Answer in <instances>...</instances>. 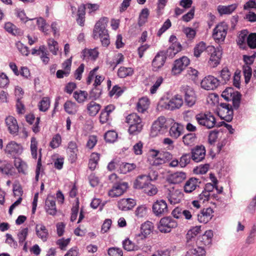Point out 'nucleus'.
Here are the masks:
<instances>
[{"label": "nucleus", "instance_id": "bf43d9fd", "mask_svg": "<svg viewBox=\"0 0 256 256\" xmlns=\"http://www.w3.org/2000/svg\"><path fill=\"white\" fill-rule=\"evenodd\" d=\"M118 136L116 132L114 130L108 131L104 134V139L106 142H114Z\"/></svg>", "mask_w": 256, "mask_h": 256}, {"label": "nucleus", "instance_id": "052dcab7", "mask_svg": "<svg viewBox=\"0 0 256 256\" xmlns=\"http://www.w3.org/2000/svg\"><path fill=\"white\" fill-rule=\"evenodd\" d=\"M147 208L145 206H138L135 210V215L138 218H142L146 215Z\"/></svg>", "mask_w": 256, "mask_h": 256}, {"label": "nucleus", "instance_id": "680f3d73", "mask_svg": "<svg viewBox=\"0 0 256 256\" xmlns=\"http://www.w3.org/2000/svg\"><path fill=\"white\" fill-rule=\"evenodd\" d=\"M15 14L22 22H26L28 20H33V19H29L25 14L24 10L20 8H16L15 10Z\"/></svg>", "mask_w": 256, "mask_h": 256}, {"label": "nucleus", "instance_id": "9b49d317", "mask_svg": "<svg viewBox=\"0 0 256 256\" xmlns=\"http://www.w3.org/2000/svg\"><path fill=\"white\" fill-rule=\"evenodd\" d=\"M228 26L224 22L218 24L213 30L212 36L216 40L223 42L226 36Z\"/></svg>", "mask_w": 256, "mask_h": 256}, {"label": "nucleus", "instance_id": "a878e982", "mask_svg": "<svg viewBox=\"0 0 256 256\" xmlns=\"http://www.w3.org/2000/svg\"><path fill=\"white\" fill-rule=\"evenodd\" d=\"M212 236V232L210 230H207L204 234L197 238L195 244L196 245H199L202 247L204 246H208L211 244Z\"/></svg>", "mask_w": 256, "mask_h": 256}, {"label": "nucleus", "instance_id": "49530a36", "mask_svg": "<svg viewBox=\"0 0 256 256\" xmlns=\"http://www.w3.org/2000/svg\"><path fill=\"white\" fill-rule=\"evenodd\" d=\"M134 71L131 68L120 67L118 72V76L120 78H124L132 76Z\"/></svg>", "mask_w": 256, "mask_h": 256}, {"label": "nucleus", "instance_id": "f8f14e48", "mask_svg": "<svg viewBox=\"0 0 256 256\" xmlns=\"http://www.w3.org/2000/svg\"><path fill=\"white\" fill-rule=\"evenodd\" d=\"M218 108V114L222 119L230 122L233 117V110L232 106L226 103H221Z\"/></svg>", "mask_w": 256, "mask_h": 256}, {"label": "nucleus", "instance_id": "13d9d810", "mask_svg": "<svg viewBox=\"0 0 256 256\" xmlns=\"http://www.w3.org/2000/svg\"><path fill=\"white\" fill-rule=\"evenodd\" d=\"M50 100L48 97L43 98L38 104L39 109L40 111L46 112L49 108Z\"/></svg>", "mask_w": 256, "mask_h": 256}, {"label": "nucleus", "instance_id": "0e129e2a", "mask_svg": "<svg viewBox=\"0 0 256 256\" xmlns=\"http://www.w3.org/2000/svg\"><path fill=\"white\" fill-rule=\"evenodd\" d=\"M247 44L251 48H256V33H252L247 38Z\"/></svg>", "mask_w": 256, "mask_h": 256}, {"label": "nucleus", "instance_id": "603ef678", "mask_svg": "<svg viewBox=\"0 0 256 256\" xmlns=\"http://www.w3.org/2000/svg\"><path fill=\"white\" fill-rule=\"evenodd\" d=\"M37 150L38 142L34 137H32L30 140V151L32 157L34 159L37 158Z\"/></svg>", "mask_w": 256, "mask_h": 256}, {"label": "nucleus", "instance_id": "b1692460", "mask_svg": "<svg viewBox=\"0 0 256 256\" xmlns=\"http://www.w3.org/2000/svg\"><path fill=\"white\" fill-rule=\"evenodd\" d=\"M8 130L11 134L16 136L18 132V126L16 120L12 116H8L5 119Z\"/></svg>", "mask_w": 256, "mask_h": 256}, {"label": "nucleus", "instance_id": "79ce46f5", "mask_svg": "<svg viewBox=\"0 0 256 256\" xmlns=\"http://www.w3.org/2000/svg\"><path fill=\"white\" fill-rule=\"evenodd\" d=\"M248 32L244 30L241 31L238 36L236 42L242 48H244L246 46V40L247 41V38L248 37Z\"/></svg>", "mask_w": 256, "mask_h": 256}, {"label": "nucleus", "instance_id": "a211bd4d", "mask_svg": "<svg viewBox=\"0 0 256 256\" xmlns=\"http://www.w3.org/2000/svg\"><path fill=\"white\" fill-rule=\"evenodd\" d=\"M206 149L202 146H197L192 150V159L195 162L202 161L206 156Z\"/></svg>", "mask_w": 256, "mask_h": 256}, {"label": "nucleus", "instance_id": "bb28decb", "mask_svg": "<svg viewBox=\"0 0 256 256\" xmlns=\"http://www.w3.org/2000/svg\"><path fill=\"white\" fill-rule=\"evenodd\" d=\"M44 208L46 213L51 216H55L57 212L56 201L52 196H48L45 201Z\"/></svg>", "mask_w": 256, "mask_h": 256}, {"label": "nucleus", "instance_id": "8fccbe9b", "mask_svg": "<svg viewBox=\"0 0 256 256\" xmlns=\"http://www.w3.org/2000/svg\"><path fill=\"white\" fill-rule=\"evenodd\" d=\"M158 192L157 188L150 182L148 184L146 188L143 190V192L149 196L156 195Z\"/></svg>", "mask_w": 256, "mask_h": 256}, {"label": "nucleus", "instance_id": "4c0bfd02", "mask_svg": "<svg viewBox=\"0 0 256 256\" xmlns=\"http://www.w3.org/2000/svg\"><path fill=\"white\" fill-rule=\"evenodd\" d=\"M236 4H232L228 6H218V10L220 15L230 14H232L236 8Z\"/></svg>", "mask_w": 256, "mask_h": 256}, {"label": "nucleus", "instance_id": "6e6d98bb", "mask_svg": "<svg viewBox=\"0 0 256 256\" xmlns=\"http://www.w3.org/2000/svg\"><path fill=\"white\" fill-rule=\"evenodd\" d=\"M192 156L190 154H184L180 158V166L181 168L186 167L190 162Z\"/></svg>", "mask_w": 256, "mask_h": 256}, {"label": "nucleus", "instance_id": "0eeeda50", "mask_svg": "<svg viewBox=\"0 0 256 256\" xmlns=\"http://www.w3.org/2000/svg\"><path fill=\"white\" fill-rule=\"evenodd\" d=\"M181 92L184 94V102L188 107H192L196 102V96L193 88L188 86H183Z\"/></svg>", "mask_w": 256, "mask_h": 256}, {"label": "nucleus", "instance_id": "473e14b6", "mask_svg": "<svg viewBox=\"0 0 256 256\" xmlns=\"http://www.w3.org/2000/svg\"><path fill=\"white\" fill-rule=\"evenodd\" d=\"M99 52L96 48L93 49L85 48L82 53V58L86 60H96L98 57Z\"/></svg>", "mask_w": 256, "mask_h": 256}, {"label": "nucleus", "instance_id": "864d4df0", "mask_svg": "<svg viewBox=\"0 0 256 256\" xmlns=\"http://www.w3.org/2000/svg\"><path fill=\"white\" fill-rule=\"evenodd\" d=\"M79 200L78 198H76V203L72 206V214L70 217V220L72 222L74 221L78 216V210H79Z\"/></svg>", "mask_w": 256, "mask_h": 256}, {"label": "nucleus", "instance_id": "412c9836", "mask_svg": "<svg viewBox=\"0 0 256 256\" xmlns=\"http://www.w3.org/2000/svg\"><path fill=\"white\" fill-rule=\"evenodd\" d=\"M152 223L150 222H146L142 224L140 232L136 234L138 240H142L149 235L153 229Z\"/></svg>", "mask_w": 256, "mask_h": 256}, {"label": "nucleus", "instance_id": "c03bdc74", "mask_svg": "<svg viewBox=\"0 0 256 256\" xmlns=\"http://www.w3.org/2000/svg\"><path fill=\"white\" fill-rule=\"evenodd\" d=\"M196 136L194 134L189 133L184 135L182 137V142L185 146H191L196 141Z\"/></svg>", "mask_w": 256, "mask_h": 256}, {"label": "nucleus", "instance_id": "e2e57ef3", "mask_svg": "<svg viewBox=\"0 0 256 256\" xmlns=\"http://www.w3.org/2000/svg\"><path fill=\"white\" fill-rule=\"evenodd\" d=\"M243 72L244 76L245 82L246 84L249 82L252 76V70L250 66L244 65L243 66Z\"/></svg>", "mask_w": 256, "mask_h": 256}, {"label": "nucleus", "instance_id": "f03ea898", "mask_svg": "<svg viewBox=\"0 0 256 256\" xmlns=\"http://www.w3.org/2000/svg\"><path fill=\"white\" fill-rule=\"evenodd\" d=\"M182 96L179 94L173 96L171 98H162L158 104V108L160 110H174L179 109L183 104Z\"/></svg>", "mask_w": 256, "mask_h": 256}, {"label": "nucleus", "instance_id": "cd10ccee", "mask_svg": "<svg viewBox=\"0 0 256 256\" xmlns=\"http://www.w3.org/2000/svg\"><path fill=\"white\" fill-rule=\"evenodd\" d=\"M200 183V182L199 179L192 178L186 182L184 186V191L186 193H190L194 190L197 187L199 186Z\"/></svg>", "mask_w": 256, "mask_h": 256}, {"label": "nucleus", "instance_id": "5fc2aeb1", "mask_svg": "<svg viewBox=\"0 0 256 256\" xmlns=\"http://www.w3.org/2000/svg\"><path fill=\"white\" fill-rule=\"evenodd\" d=\"M48 48L51 52L54 55L57 54L58 50V44L53 38H50L48 40Z\"/></svg>", "mask_w": 256, "mask_h": 256}, {"label": "nucleus", "instance_id": "4d7b16f0", "mask_svg": "<svg viewBox=\"0 0 256 256\" xmlns=\"http://www.w3.org/2000/svg\"><path fill=\"white\" fill-rule=\"evenodd\" d=\"M122 246L127 251H132L138 250V246H135L129 239H126L123 241Z\"/></svg>", "mask_w": 256, "mask_h": 256}, {"label": "nucleus", "instance_id": "1a4fd4ad", "mask_svg": "<svg viewBox=\"0 0 256 256\" xmlns=\"http://www.w3.org/2000/svg\"><path fill=\"white\" fill-rule=\"evenodd\" d=\"M177 222L171 217H164L162 218L158 226V230L162 232H169L172 229L176 228Z\"/></svg>", "mask_w": 256, "mask_h": 256}, {"label": "nucleus", "instance_id": "4be33fe9", "mask_svg": "<svg viewBox=\"0 0 256 256\" xmlns=\"http://www.w3.org/2000/svg\"><path fill=\"white\" fill-rule=\"evenodd\" d=\"M187 252L186 256H205L206 251L203 247L196 244L192 246H187Z\"/></svg>", "mask_w": 256, "mask_h": 256}, {"label": "nucleus", "instance_id": "f257e3e1", "mask_svg": "<svg viewBox=\"0 0 256 256\" xmlns=\"http://www.w3.org/2000/svg\"><path fill=\"white\" fill-rule=\"evenodd\" d=\"M108 20L106 18L100 19L95 24L93 30V36L94 39L100 38L102 45L107 46L109 45L110 42L109 36L106 28L107 26Z\"/></svg>", "mask_w": 256, "mask_h": 256}, {"label": "nucleus", "instance_id": "4468645a", "mask_svg": "<svg viewBox=\"0 0 256 256\" xmlns=\"http://www.w3.org/2000/svg\"><path fill=\"white\" fill-rule=\"evenodd\" d=\"M154 214L156 216H162L166 214L168 211V205L166 202L163 200L155 202L152 207Z\"/></svg>", "mask_w": 256, "mask_h": 256}, {"label": "nucleus", "instance_id": "20e7f679", "mask_svg": "<svg viewBox=\"0 0 256 256\" xmlns=\"http://www.w3.org/2000/svg\"><path fill=\"white\" fill-rule=\"evenodd\" d=\"M164 196L171 204L180 202L183 198V194L181 190L172 186H168L165 188Z\"/></svg>", "mask_w": 256, "mask_h": 256}, {"label": "nucleus", "instance_id": "2f4dec72", "mask_svg": "<svg viewBox=\"0 0 256 256\" xmlns=\"http://www.w3.org/2000/svg\"><path fill=\"white\" fill-rule=\"evenodd\" d=\"M86 15V6L84 4H82L78 6L77 13L76 14V22L80 26L84 25Z\"/></svg>", "mask_w": 256, "mask_h": 256}, {"label": "nucleus", "instance_id": "423d86ee", "mask_svg": "<svg viewBox=\"0 0 256 256\" xmlns=\"http://www.w3.org/2000/svg\"><path fill=\"white\" fill-rule=\"evenodd\" d=\"M198 123L208 129L213 128L216 124V120L214 116L210 112L199 114L196 116Z\"/></svg>", "mask_w": 256, "mask_h": 256}, {"label": "nucleus", "instance_id": "c756f323", "mask_svg": "<svg viewBox=\"0 0 256 256\" xmlns=\"http://www.w3.org/2000/svg\"><path fill=\"white\" fill-rule=\"evenodd\" d=\"M0 172L7 176H13L14 174L12 166L6 160H0Z\"/></svg>", "mask_w": 256, "mask_h": 256}, {"label": "nucleus", "instance_id": "ddd939ff", "mask_svg": "<svg viewBox=\"0 0 256 256\" xmlns=\"http://www.w3.org/2000/svg\"><path fill=\"white\" fill-rule=\"evenodd\" d=\"M190 60L186 56H182L176 60L172 70L174 75L180 74L189 64Z\"/></svg>", "mask_w": 256, "mask_h": 256}, {"label": "nucleus", "instance_id": "5701e85b", "mask_svg": "<svg viewBox=\"0 0 256 256\" xmlns=\"http://www.w3.org/2000/svg\"><path fill=\"white\" fill-rule=\"evenodd\" d=\"M214 210L211 208H204L197 214L198 220L200 222L206 224L214 216Z\"/></svg>", "mask_w": 256, "mask_h": 256}, {"label": "nucleus", "instance_id": "7ed1b4c3", "mask_svg": "<svg viewBox=\"0 0 256 256\" xmlns=\"http://www.w3.org/2000/svg\"><path fill=\"white\" fill-rule=\"evenodd\" d=\"M126 122L129 125L128 132L130 134H136L142 129L143 124L142 120L136 113L128 115L126 118Z\"/></svg>", "mask_w": 256, "mask_h": 256}, {"label": "nucleus", "instance_id": "e433bc0d", "mask_svg": "<svg viewBox=\"0 0 256 256\" xmlns=\"http://www.w3.org/2000/svg\"><path fill=\"white\" fill-rule=\"evenodd\" d=\"M149 105L148 98L146 97L142 98L137 103V110L139 112L144 113L148 108Z\"/></svg>", "mask_w": 256, "mask_h": 256}, {"label": "nucleus", "instance_id": "72a5a7b5", "mask_svg": "<svg viewBox=\"0 0 256 256\" xmlns=\"http://www.w3.org/2000/svg\"><path fill=\"white\" fill-rule=\"evenodd\" d=\"M36 232L37 236L43 242H46L47 240L48 236V232L44 224H36Z\"/></svg>", "mask_w": 256, "mask_h": 256}, {"label": "nucleus", "instance_id": "f704fd0d", "mask_svg": "<svg viewBox=\"0 0 256 256\" xmlns=\"http://www.w3.org/2000/svg\"><path fill=\"white\" fill-rule=\"evenodd\" d=\"M172 156L168 152H162L153 160L152 165L155 166H158L164 164Z\"/></svg>", "mask_w": 256, "mask_h": 256}, {"label": "nucleus", "instance_id": "774afa93", "mask_svg": "<svg viewBox=\"0 0 256 256\" xmlns=\"http://www.w3.org/2000/svg\"><path fill=\"white\" fill-rule=\"evenodd\" d=\"M124 92L122 88L118 86V85L114 86L112 90L110 92L109 95L110 97H112L115 96L116 98L119 97Z\"/></svg>", "mask_w": 256, "mask_h": 256}, {"label": "nucleus", "instance_id": "338daca9", "mask_svg": "<svg viewBox=\"0 0 256 256\" xmlns=\"http://www.w3.org/2000/svg\"><path fill=\"white\" fill-rule=\"evenodd\" d=\"M102 92V90L100 88H98V86H94V88L91 90V91L90 92V96L94 98V100H96L98 98Z\"/></svg>", "mask_w": 256, "mask_h": 256}, {"label": "nucleus", "instance_id": "6ab92c4d", "mask_svg": "<svg viewBox=\"0 0 256 256\" xmlns=\"http://www.w3.org/2000/svg\"><path fill=\"white\" fill-rule=\"evenodd\" d=\"M128 184L127 182H122L114 186L108 192V195L110 197H118L122 195L127 190Z\"/></svg>", "mask_w": 256, "mask_h": 256}, {"label": "nucleus", "instance_id": "2eb2a0df", "mask_svg": "<svg viewBox=\"0 0 256 256\" xmlns=\"http://www.w3.org/2000/svg\"><path fill=\"white\" fill-rule=\"evenodd\" d=\"M166 59V54L164 51L158 52L152 62V70L154 72L159 70L164 66Z\"/></svg>", "mask_w": 256, "mask_h": 256}, {"label": "nucleus", "instance_id": "6e6552de", "mask_svg": "<svg viewBox=\"0 0 256 256\" xmlns=\"http://www.w3.org/2000/svg\"><path fill=\"white\" fill-rule=\"evenodd\" d=\"M166 118L164 116L159 117L152 124L150 134L155 137L164 133L166 128Z\"/></svg>", "mask_w": 256, "mask_h": 256}, {"label": "nucleus", "instance_id": "f3484780", "mask_svg": "<svg viewBox=\"0 0 256 256\" xmlns=\"http://www.w3.org/2000/svg\"><path fill=\"white\" fill-rule=\"evenodd\" d=\"M23 150L22 146L20 144H18L15 142H10L6 146L5 152L7 154H10L12 157H16V156L20 154Z\"/></svg>", "mask_w": 256, "mask_h": 256}, {"label": "nucleus", "instance_id": "7c9ffc66", "mask_svg": "<svg viewBox=\"0 0 256 256\" xmlns=\"http://www.w3.org/2000/svg\"><path fill=\"white\" fill-rule=\"evenodd\" d=\"M183 130L184 129L182 125L175 122L170 128V136L173 138L177 139L182 134Z\"/></svg>", "mask_w": 256, "mask_h": 256}, {"label": "nucleus", "instance_id": "aec40b11", "mask_svg": "<svg viewBox=\"0 0 256 256\" xmlns=\"http://www.w3.org/2000/svg\"><path fill=\"white\" fill-rule=\"evenodd\" d=\"M152 178L148 175H140L138 176L134 182V188L136 189L144 190L150 182Z\"/></svg>", "mask_w": 256, "mask_h": 256}, {"label": "nucleus", "instance_id": "a19ab883", "mask_svg": "<svg viewBox=\"0 0 256 256\" xmlns=\"http://www.w3.org/2000/svg\"><path fill=\"white\" fill-rule=\"evenodd\" d=\"M88 96V94L84 90H76L73 94V97L78 103H83L87 99Z\"/></svg>", "mask_w": 256, "mask_h": 256}, {"label": "nucleus", "instance_id": "58836bf2", "mask_svg": "<svg viewBox=\"0 0 256 256\" xmlns=\"http://www.w3.org/2000/svg\"><path fill=\"white\" fill-rule=\"evenodd\" d=\"M86 108L90 116H95L100 110V106L95 102L92 101L87 104Z\"/></svg>", "mask_w": 256, "mask_h": 256}, {"label": "nucleus", "instance_id": "3c124183", "mask_svg": "<svg viewBox=\"0 0 256 256\" xmlns=\"http://www.w3.org/2000/svg\"><path fill=\"white\" fill-rule=\"evenodd\" d=\"M136 166L134 164L122 163L120 164V170L122 174H126L136 168Z\"/></svg>", "mask_w": 256, "mask_h": 256}, {"label": "nucleus", "instance_id": "39448f33", "mask_svg": "<svg viewBox=\"0 0 256 256\" xmlns=\"http://www.w3.org/2000/svg\"><path fill=\"white\" fill-rule=\"evenodd\" d=\"M241 94L238 92H235L232 88H226L222 94V96L228 101L232 100V106L236 110L240 106Z\"/></svg>", "mask_w": 256, "mask_h": 256}, {"label": "nucleus", "instance_id": "69168bd1", "mask_svg": "<svg viewBox=\"0 0 256 256\" xmlns=\"http://www.w3.org/2000/svg\"><path fill=\"white\" fill-rule=\"evenodd\" d=\"M28 234V228H24L21 230L18 234V242L20 244H22L27 237Z\"/></svg>", "mask_w": 256, "mask_h": 256}, {"label": "nucleus", "instance_id": "37998d69", "mask_svg": "<svg viewBox=\"0 0 256 256\" xmlns=\"http://www.w3.org/2000/svg\"><path fill=\"white\" fill-rule=\"evenodd\" d=\"M64 108L68 114H75L78 111V106L75 102L67 101L64 104Z\"/></svg>", "mask_w": 256, "mask_h": 256}, {"label": "nucleus", "instance_id": "de8ad7c7", "mask_svg": "<svg viewBox=\"0 0 256 256\" xmlns=\"http://www.w3.org/2000/svg\"><path fill=\"white\" fill-rule=\"evenodd\" d=\"M205 50H207V47L205 42H200L194 48V56L196 58L200 56L201 54Z\"/></svg>", "mask_w": 256, "mask_h": 256}, {"label": "nucleus", "instance_id": "9d476101", "mask_svg": "<svg viewBox=\"0 0 256 256\" xmlns=\"http://www.w3.org/2000/svg\"><path fill=\"white\" fill-rule=\"evenodd\" d=\"M207 51L210 52L208 61L209 65L212 68L216 67L220 62L222 54V51L212 46H207Z\"/></svg>", "mask_w": 256, "mask_h": 256}, {"label": "nucleus", "instance_id": "a18cd8bd", "mask_svg": "<svg viewBox=\"0 0 256 256\" xmlns=\"http://www.w3.org/2000/svg\"><path fill=\"white\" fill-rule=\"evenodd\" d=\"M100 160V154L98 153H92L90 156L88 166L91 170H94L96 168L98 162Z\"/></svg>", "mask_w": 256, "mask_h": 256}, {"label": "nucleus", "instance_id": "c9c22d12", "mask_svg": "<svg viewBox=\"0 0 256 256\" xmlns=\"http://www.w3.org/2000/svg\"><path fill=\"white\" fill-rule=\"evenodd\" d=\"M186 178V174L184 172H176L170 176L168 181L174 184H178L182 182Z\"/></svg>", "mask_w": 256, "mask_h": 256}, {"label": "nucleus", "instance_id": "393cba45", "mask_svg": "<svg viewBox=\"0 0 256 256\" xmlns=\"http://www.w3.org/2000/svg\"><path fill=\"white\" fill-rule=\"evenodd\" d=\"M201 231L200 226H196L190 229L187 232L186 235V244L187 246H192L194 244L197 238V234Z\"/></svg>", "mask_w": 256, "mask_h": 256}, {"label": "nucleus", "instance_id": "dca6fc26", "mask_svg": "<svg viewBox=\"0 0 256 256\" xmlns=\"http://www.w3.org/2000/svg\"><path fill=\"white\" fill-rule=\"evenodd\" d=\"M200 85L206 90H214L219 85V80L212 76H208L202 80Z\"/></svg>", "mask_w": 256, "mask_h": 256}, {"label": "nucleus", "instance_id": "c85d7f7f", "mask_svg": "<svg viewBox=\"0 0 256 256\" xmlns=\"http://www.w3.org/2000/svg\"><path fill=\"white\" fill-rule=\"evenodd\" d=\"M136 204V202L132 198H123L118 202V208L124 211L132 209Z\"/></svg>", "mask_w": 256, "mask_h": 256}, {"label": "nucleus", "instance_id": "ea45409f", "mask_svg": "<svg viewBox=\"0 0 256 256\" xmlns=\"http://www.w3.org/2000/svg\"><path fill=\"white\" fill-rule=\"evenodd\" d=\"M14 166L18 170V172L22 173L23 174H26V172L27 170V164L20 158H15L14 160Z\"/></svg>", "mask_w": 256, "mask_h": 256}, {"label": "nucleus", "instance_id": "09e8293b", "mask_svg": "<svg viewBox=\"0 0 256 256\" xmlns=\"http://www.w3.org/2000/svg\"><path fill=\"white\" fill-rule=\"evenodd\" d=\"M149 16V11L148 8H144L142 10L138 18V24L140 26H142L146 22Z\"/></svg>", "mask_w": 256, "mask_h": 256}]
</instances>
